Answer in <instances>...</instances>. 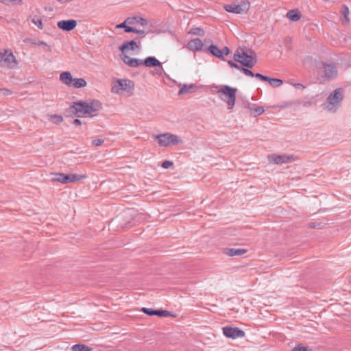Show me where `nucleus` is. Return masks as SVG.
<instances>
[{"instance_id":"nucleus-1","label":"nucleus","mask_w":351,"mask_h":351,"mask_svg":"<svg viewBox=\"0 0 351 351\" xmlns=\"http://www.w3.org/2000/svg\"><path fill=\"white\" fill-rule=\"evenodd\" d=\"M102 108L101 102L97 99L75 101L71 106V108L73 109L78 117L93 118L97 117Z\"/></svg>"},{"instance_id":"nucleus-2","label":"nucleus","mask_w":351,"mask_h":351,"mask_svg":"<svg viewBox=\"0 0 351 351\" xmlns=\"http://www.w3.org/2000/svg\"><path fill=\"white\" fill-rule=\"evenodd\" d=\"M234 61L239 62L246 68H241L245 75L250 77H254V74L247 68H252L257 62L256 54L252 49L246 47H239L234 54Z\"/></svg>"},{"instance_id":"nucleus-3","label":"nucleus","mask_w":351,"mask_h":351,"mask_svg":"<svg viewBox=\"0 0 351 351\" xmlns=\"http://www.w3.org/2000/svg\"><path fill=\"white\" fill-rule=\"evenodd\" d=\"M219 98L226 104L228 109H233L236 102L237 89L228 85H221L215 87Z\"/></svg>"},{"instance_id":"nucleus-4","label":"nucleus","mask_w":351,"mask_h":351,"mask_svg":"<svg viewBox=\"0 0 351 351\" xmlns=\"http://www.w3.org/2000/svg\"><path fill=\"white\" fill-rule=\"evenodd\" d=\"M343 99V91L341 88H336L327 98L324 108L328 112H335L340 106Z\"/></svg>"},{"instance_id":"nucleus-5","label":"nucleus","mask_w":351,"mask_h":351,"mask_svg":"<svg viewBox=\"0 0 351 351\" xmlns=\"http://www.w3.org/2000/svg\"><path fill=\"white\" fill-rule=\"evenodd\" d=\"M153 138L160 147H164L177 145L183 143L182 139L179 136L170 132L154 135Z\"/></svg>"},{"instance_id":"nucleus-6","label":"nucleus","mask_w":351,"mask_h":351,"mask_svg":"<svg viewBox=\"0 0 351 351\" xmlns=\"http://www.w3.org/2000/svg\"><path fill=\"white\" fill-rule=\"evenodd\" d=\"M16 64V59L11 50L4 49L0 51V66L10 69L14 68Z\"/></svg>"},{"instance_id":"nucleus-7","label":"nucleus","mask_w":351,"mask_h":351,"mask_svg":"<svg viewBox=\"0 0 351 351\" xmlns=\"http://www.w3.org/2000/svg\"><path fill=\"white\" fill-rule=\"evenodd\" d=\"M226 11L234 14L246 13L250 9V2L247 0H241L240 3H234L223 6Z\"/></svg>"},{"instance_id":"nucleus-8","label":"nucleus","mask_w":351,"mask_h":351,"mask_svg":"<svg viewBox=\"0 0 351 351\" xmlns=\"http://www.w3.org/2000/svg\"><path fill=\"white\" fill-rule=\"evenodd\" d=\"M134 88L132 81L125 79L117 80L112 85L111 92L120 94L123 91L131 90Z\"/></svg>"},{"instance_id":"nucleus-9","label":"nucleus","mask_w":351,"mask_h":351,"mask_svg":"<svg viewBox=\"0 0 351 351\" xmlns=\"http://www.w3.org/2000/svg\"><path fill=\"white\" fill-rule=\"evenodd\" d=\"M270 163L276 165L287 164L295 161L298 158L293 154H270L267 157Z\"/></svg>"},{"instance_id":"nucleus-10","label":"nucleus","mask_w":351,"mask_h":351,"mask_svg":"<svg viewBox=\"0 0 351 351\" xmlns=\"http://www.w3.org/2000/svg\"><path fill=\"white\" fill-rule=\"evenodd\" d=\"M223 334L228 338L236 339L238 337H243L245 336V332L241 329L237 327H230L226 326L223 328Z\"/></svg>"},{"instance_id":"nucleus-11","label":"nucleus","mask_w":351,"mask_h":351,"mask_svg":"<svg viewBox=\"0 0 351 351\" xmlns=\"http://www.w3.org/2000/svg\"><path fill=\"white\" fill-rule=\"evenodd\" d=\"M337 75V66L334 64H324V75L325 80H330Z\"/></svg>"},{"instance_id":"nucleus-12","label":"nucleus","mask_w":351,"mask_h":351,"mask_svg":"<svg viewBox=\"0 0 351 351\" xmlns=\"http://www.w3.org/2000/svg\"><path fill=\"white\" fill-rule=\"evenodd\" d=\"M203 47L204 44L202 40L198 38L191 39L186 45V47L193 52L202 51Z\"/></svg>"},{"instance_id":"nucleus-13","label":"nucleus","mask_w":351,"mask_h":351,"mask_svg":"<svg viewBox=\"0 0 351 351\" xmlns=\"http://www.w3.org/2000/svg\"><path fill=\"white\" fill-rule=\"evenodd\" d=\"M76 25L77 21L74 19L62 20L58 21L57 23L58 28L66 32L74 29Z\"/></svg>"},{"instance_id":"nucleus-14","label":"nucleus","mask_w":351,"mask_h":351,"mask_svg":"<svg viewBox=\"0 0 351 351\" xmlns=\"http://www.w3.org/2000/svg\"><path fill=\"white\" fill-rule=\"evenodd\" d=\"M121 60L125 64L131 67H137L143 64V60L141 59L130 58L125 54L121 56Z\"/></svg>"},{"instance_id":"nucleus-15","label":"nucleus","mask_w":351,"mask_h":351,"mask_svg":"<svg viewBox=\"0 0 351 351\" xmlns=\"http://www.w3.org/2000/svg\"><path fill=\"white\" fill-rule=\"evenodd\" d=\"M247 250L243 248H225L223 253L228 256H239L247 253Z\"/></svg>"},{"instance_id":"nucleus-16","label":"nucleus","mask_w":351,"mask_h":351,"mask_svg":"<svg viewBox=\"0 0 351 351\" xmlns=\"http://www.w3.org/2000/svg\"><path fill=\"white\" fill-rule=\"evenodd\" d=\"M86 178H87L86 175H80V174H75V173L64 174L63 184L77 182L81 180L85 179Z\"/></svg>"},{"instance_id":"nucleus-17","label":"nucleus","mask_w":351,"mask_h":351,"mask_svg":"<svg viewBox=\"0 0 351 351\" xmlns=\"http://www.w3.org/2000/svg\"><path fill=\"white\" fill-rule=\"evenodd\" d=\"M142 311L148 315H158L159 317H167L171 314V312L167 311H158L147 308H143Z\"/></svg>"},{"instance_id":"nucleus-18","label":"nucleus","mask_w":351,"mask_h":351,"mask_svg":"<svg viewBox=\"0 0 351 351\" xmlns=\"http://www.w3.org/2000/svg\"><path fill=\"white\" fill-rule=\"evenodd\" d=\"M126 23L130 25L139 24L141 26H146L147 25V20L141 16L128 17L126 19Z\"/></svg>"},{"instance_id":"nucleus-19","label":"nucleus","mask_w":351,"mask_h":351,"mask_svg":"<svg viewBox=\"0 0 351 351\" xmlns=\"http://www.w3.org/2000/svg\"><path fill=\"white\" fill-rule=\"evenodd\" d=\"M138 48V46L136 43L135 41L131 40V41H127L124 42L120 47L119 50L121 51L123 53L128 51L132 50L134 51Z\"/></svg>"},{"instance_id":"nucleus-20","label":"nucleus","mask_w":351,"mask_h":351,"mask_svg":"<svg viewBox=\"0 0 351 351\" xmlns=\"http://www.w3.org/2000/svg\"><path fill=\"white\" fill-rule=\"evenodd\" d=\"M60 80L66 86H71L73 78L70 72L64 71L60 75Z\"/></svg>"},{"instance_id":"nucleus-21","label":"nucleus","mask_w":351,"mask_h":351,"mask_svg":"<svg viewBox=\"0 0 351 351\" xmlns=\"http://www.w3.org/2000/svg\"><path fill=\"white\" fill-rule=\"evenodd\" d=\"M287 17L291 21H298L302 18L301 12L298 10H291L287 12Z\"/></svg>"},{"instance_id":"nucleus-22","label":"nucleus","mask_w":351,"mask_h":351,"mask_svg":"<svg viewBox=\"0 0 351 351\" xmlns=\"http://www.w3.org/2000/svg\"><path fill=\"white\" fill-rule=\"evenodd\" d=\"M208 50L214 56L224 60V57L223 56V51L220 49L217 46L211 45L208 47Z\"/></svg>"},{"instance_id":"nucleus-23","label":"nucleus","mask_w":351,"mask_h":351,"mask_svg":"<svg viewBox=\"0 0 351 351\" xmlns=\"http://www.w3.org/2000/svg\"><path fill=\"white\" fill-rule=\"evenodd\" d=\"M143 64L147 67L160 66L161 63L154 57L149 56L143 60Z\"/></svg>"},{"instance_id":"nucleus-24","label":"nucleus","mask_w":351,"mask_h":351,"mask_svg":"<svg viewBox=\"0 0 351 351\" xmlns=\"http://www.w3.org/2000/svg\"><path fill=\"white\" fill-rule=\"evenodd\" d=\"M29 19L39 29H43V19L40 16L36 14H30Z\"/></svg>"},{"instance_id":"nucleus-25","label":"nucleus","mask_w":351,"mask_h":351,"mask_svg":"<svg viewBox=\"0 0 351 351\" xmlns=\"http://www.w3.org/2000/svg\"><path fill=\"white\" fill-rule=\"evenodd\" d=\"M86 86V82L83 78H73L71 86L78 88H83Z\"/></svg>"},{"instance_id":"nucleus-26","label":"nucleus","mask_w":351,"mask_h":351,"mask_svg":"<svg viewBox=\"0 0 351 351\" xmlns=\"http://www.w3.org/2000/svg\"><path fill=\"white\" fill-rule=\"evenodd\" d=\"M195 88H196V86L194 84H191L189 86L187 85H183L179 91V94L183 95V94H186L188 93H191V92L194 91V90Z\"/></svg>"},{"instance_id":"nucleus-27","label":"nucleus","mask_w":351,"mask_h":351,"mask_svg":"<svg viewBox=\"0 0 351 351\" xmlns=\"http://www.w3.org/2000/svg\"><path fill=\"white\" fill-rule=\"evenodd\" d=\"M72 351H91L92 348L84 344H75L71 347Z\"/></svg>"},{"instance_id":"nucleus-28","label":"nucleus","mask_w":351,"mask_h":351,"mask_svg":"<svg viewBox=\"0 0 351 351\" xmlns=\"http://www.w3.org/2000/svg\"><path fill=\"white\" fill-rule=\"evenodd\" d=\"M254 77L258 78V79H260L263 81H273V82H278V83H280L282 82V80H280V79H274V78H271V77H269L267 76H265L262 74H260V73H256V74H254Z\"/></svg>"},{"instance_id":"nucleus-29","label":"nucleus","mask_w":351,"mask_h":351,"mask_svg":"<svg viewBox=\"0 0 351 351\" xmlns=\"http://www.w3.org/2000/svg\"><path fill=\"white\" fill-rule=\"evenodd\" d=\"M64 173H53V178H51L52 182H58L62 184L64 183Z\"/></svg>"},{"instance_id":"nucleus-30","label":"nucleus","mask_w":351,"mask_h":351,"mask_svg":"<svg viewBox=\"0 0 351 351\" xmlns=\"http://www.w3.org/2000/svg\"><path fill=\"white\" fill-rule=\"evenodd\" d=\"M189 33L199 36H202L204 34V30L199 27L192 28Z\"/></svg>"},{"instance_id":"nucleus-31","label":"nucleus","mask_w":351,"mask_h":351,"mask_svg":"<svg viewBox=\"0 0 351 351\" xmlns=\"http://www.w3.org/2000/svg\"><path fill=\"white\" fill-rule=\"evenodd\" d=\"M51 120H52L56 124H60L63 121V118L61 115L52 114L50 116Z\"/></svg>"},{"instance_id":"nucleus-32","label":"nucleus","mask_w":351,"mask_h":351,"mask_svg":"<svg viewBox=\"0 0 351 351\" xmlns=\"http://www.w3.org/2000/svg\"><path fill=\"white\" fill-rule=\"evenodd\" d=\"M126 30H127V33H130V32L135 33V34L141 35L142 37H144L146 35V32L145 31H144V30H139V29H135L134 27H132V28H128Z\"/></svg>"},{"instance_id":"nucleus-33","label":"nucleus","mask_w":351,"mask_h":351,"mask_svg":"<svg viewBox=\"0 0 351 351\" xmlns=\"http://www.w3.org/2000/svg\"><path fill=\"white\" fill-rule=\"evenodd\" d=\"M251 110L255 113V116L262 114L265 110L262 106L252 108Z\"/></svg>"},{"instance_id":"nucleus-34","label":"nucleus","mask_w":351,"mask_h":351,"mask_svg":"<svg viewBox=\"0 0 351 351\" xmlns=\"http://www.w3.org/2000/svg\"><path fill=\"white\" fill-rule=\"evenodd\" d=\"M128 23H126V19L124 21V22L120 23V24H118L116 26V28L117 29H120V28H124L125 29V32H127V29L128 28H132V27H130V26H128Z\"/></svg>"},{"instance_id":"nucleus-35","label":"nucleus","mask_w":351,"mask_h":351,"mask_svg":"<svg viewBox=\"0 0 351 351\" xmlns=\"http://www.w3.org/2000/svg\"><path fill=\"white\" fill-rule=\"evenodd\" d=\"M104 140L103 139H101V138H97V139H95L92 141V144L95 146V147H98V146H100L103 143H104Z\"/></svg>"},{"instance_id":"nucleus-36","label":"nucleus","mask_w":351,"mask_h":351,"mask_svg":"<svg viewBox=\"0 0 351 351\" xmlns=\"http://www.w3.org/2000/svg\"><path fill=\"white\" fill-rule=\"evenodd\" d=\"M173 162L172 161L169 160H165L162 163V167L164 169H168L170 167L173 166Z\"/></svg>"},{"instance_id":"nucleus-37","label":"nucleus","mask_w":351,"mask_h":351,"mask_svg":"<svg viewBox=\"0 0 351 351\" xmlns=\"http://www.w3.org/2000/svg\"><path fill=\"white\" fill-rule=\"evenodd\" d=\"M228 64L232 68H235L239 71H241V68H242L243 66L234 63V62H232V60H228Z\"/></svg>"},{"instance_id":"nucleus-38","label":"nucleus","mask_w":351,"mask_h":351,"mask_svg":"<svg viewBox=\"0 0 351 351\" xmlns=\"http://www.w3.org/2000/svg\"><path fill=\"white\" fill-rule=\"evenodd\" d=\"M292 351H309L308 347L298 346Z\"/></svg>"},{"instance_id":"nucleus-39","label":"nucleus","mask_w":351,"mask_h":351,"mask_svg":"<svg viewBox=\"0 0 351 351\" xmlns=\"http://www.w3.org/2000/svg\"><path fill=\"white\" fill-rule=\"evenodd\" d=\"M0 93L4 95H12V91L8 88H0Z\"/></svg>"},{"instance_id":"nucleus-40","label":"nucleus","mask_w":351,"mask_h":351,"mask_svg":"<svg viewBox=\"0 0 351 351\" xmlns=\"http://www.w3.org/2000/svg\"><path fill=\"white\" fill-rule=\"evenodd\" d=\"M348 12H349L348 8L347 6L344 5L343 8L342 13H343L344 18L346 21H348Z\"/></svg>"},{"instance_id":"nucleus-41","label":"nucleus","mask_w":351,"mask_h":351,"mask_svg":"<svg viewBox=\"0 0 351 351\" xmlns=\"http://www.w3.org/2000/svg\"><path fill=\"white\" fill-rule=\"evenodd\" d=\"M268 82H269V84H270L271 86H276V87L279 86H280V85L282 84V82H280V83H278V82H276V81H275V82H273V81H268Z\"/></svg>"},{"instance_id":"nucleus-42","label":"nucleus","mask_w":351,"mask_h":351,"mask_svg":"<svg viewBox=\"0 0 351 351\" xmlns=\"http://www.w3.org/2000/svg\"><path fill=\"white\" fill-rule=\"evenodd\" d=\"M221 50L223 51V55L224 54V55L227 56L230 53V49L227 47H224L223 48V49H221Z\"/></svg>"},{"instance_id":"nucleus-43","label":"nucleus","mask_w":351,"mask_h":351,"mask_svg":"<svg viewBox=\"0 0 351 351\" xmlns=\"http://www.w3.org/2000/svg\"><path fill=\"white\" fill-rule=\"evenodd\" d=\"M81 123H82L81 121L78 119H75L73 121V124L75 125H81Z\"/></svg>"},{"instance_id":"nucleus-44","label":"nucleus","mask_w":351,"mask_h":351,"mask_svg":"<svg viewBox=\"0 0 351 351\" xmlns=\"http://www.w3.org/2000/svg\"><path fill=\"white\" fill-rule=\"evenodd\" d=\"M293 86L296 88H299V89H303L304 88V86L302 84H299V83H297V84H294Z\"/></svg>"},{"instance_id":"nucleus-45","label":"nucleus","mask_w":351,"mask_h":351,"mask_svg":"<svg viewBox=\"0 0 351 351\" xmlns=\"http://www.w3.org/2000/svg\"><path fill=\"white\" fill-rule=\"evenodd\" d=\"M40 45H46V44L44 43V42H40Z\"/></svg>"},{"instance_id":"nucleus-46","label":"nucleus","mask_w":351,"mask_h":351,"mask_svg":"<svg viewBox=\"0 0 351 351\" xmlns=\"http://www.w3.org/2000/svg\"><path fill=\"white\" fill-rule=\"evenodd\" d=\"M3 0H0V1H2Z\"/></svg>"}]
</instances>
